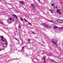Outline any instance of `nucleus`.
<instances>
[{
    "instance_id": "nucleus-19",
    "label": "nucleus",
    "mask_w": 63,
    "mask_h": 63,
    "mask_svg": "<svg viewBox=\"0 0 63 63\" xmlns=\"http://www.w3.org/2000/svg\"><path fill=\"white\" fill-rule=\"evenodd\" d=\"M24 20L26 21V22H27V21L26 19H25V18H24Z\"/></svg>"
},
{
    "instance_id": "nucleus-24",
    "label": "nucleus",
    "mask_w": 63,
    "mask_h": 63,
    "mask_svg": "<svg viewBox=\"0 0 63 63\" xmlns=\"http://www.w3.org/2000/svg\"><path fill=\"white\" fill-rule=\"evenodd\" d=\"M51 61H52V62H54V61L53 60H51Z\"/></svg>"
},
{
    "instance_id": "nucleus-41",
    "label": "nucleus",
    "mask_w": 63,
    "mask_h": 63,
    "mask_svg": "<svg viewBox=\"0 0 63 63\" xmlns=\"http://www.w3.org/2000/svg\"><path fill=\"white\" fill-rule=\"evenodd\" d=\"M11 45H10V47H11Z\"/></svg>"
},
{
    "instance_id": "nucleus-25",
    "label": "nucleus",
    "mask_w": 63,
    "mask_h": 63,
    "mask_svg": "<svg viewBox=\"0 0 63 63\" xmlns=\"http://www.w3.org/2000/svg\"><path fill=\"white\" fill-rule=\"evenodd\" d=\"M0 23L3 24V22H0Z\"/></svg>"
},
{
    "instance_id": "nucleus-10",
    "label": "nucleus",
    "mask_w": 63,
    "mask_h": 63,
    "mask_svg": "<svg viewBox=\"0 0 63 63\" xmlns=\"http://www.w3.org/2000/svg\"><path fill=\"white\" fill-rule=\"evenodd\" d=\"M49 21L50 22H52V23H55L53 21L51 20H49Z\"/></svg>"
},
{
    "instance_id": "nucleus-29",
    "label": "nucleus",
    "mask_w": 63,
    "mask_h": 63,
    "mask_svg": "<svg viewBox=\"0 0 63 63\" xmlns=\"http://www.w3.org/2000/svg\"><path fill=\"white\" fill-rule=\"evenodd\" d=\"M54 21H57V22H58V21H55V20H54Z\"/></svg>"
},
{
    "instance_id": "nucleus-42",
    "label": "nucleus",
    "mask_w": 63,
    "mask_h": 63,
    "mask_svg": "<svg viewBox=\"0 0 63 63\" xmlns=\"http://www.w3.org/2000/svg\"><path fill=\"white\" fill-rule=\"evenodd\" d=\"M59 0V1H60L61 0Z\"/></svg>"
},
{
    "instance_id": "nucleus-27",
    "label": "nucleus",
    "mask_w": 63,
    "mask_h": 63,
    "mask_svg": "<svg viewBox=\"0 0 63 63\" xmlns=\"http://www.w3.org/2000/svg\"><path fill=\"white\" fill-rule=\"evenodd\" d=\"M19 28H20V26H19L18 27Z\"/></svg>"
},
{
    "instance_id": "nucleus-3",
    "label": "nucleus",
    "mask_w": 63,
    "mask_h": 63,
    "mask_svg": "<svg viewBox=\"0 0 63 63\" xmlns=\"http://www.w3.org/2000/svg\"><path fill=\"white\" fill-rule=\"evenodd\" d=\"M60 10H61V9H57V12L58 13H59L60 12Z\"/></svg>"
},
{
    "instance_id": "nucleus-5",
    "label": "nucleus",
    "mask_w": 63,
    "mask_h": 63,
    "mask_svg": "<svg viewBox=\"0 0 63 63\" xmlns=\"http://www.w3.org/2000/svg\"><path fill=\"white\" fill-rule=\"evenodd\" d=\"M54 28L55 29H57V28H58V27L56 26H54Z\"/></svg>"
},
{
    "instance_id": "nucleus-38",
    "label": "nucleus",
    "mask_w": 63,
    "mask_h": 63,
    "mask_svg": "<svg viewBox=\"0 0 63 63\" xmlns=\"http://www.w3.org/2000/svg\"><path fill=\"white\" fill-rule=\"evenodd\" d=\"M14 21V20H13V21Z\"/></svg>"
},
{
    "instance_id": "nucleus-8",
    "label": "nucleus",
    "mask_w": 63,
    "mask_h": 63,
    "mask_svg": "<svg viewBox=\"0 0 63 63\" xmlns=\"http://www.w3.org/2000/svg\"><path fill=\"white\" fill-rule=\"evenodd\" d=\"M50 11V12H51V13H52V14H53V12H53V10H49Z\"/></svg>"
},
{
    "instance_id": "nucleus-40",
    "label": "nucleus",
    "mask_w": 63,
    "mask_h": 63,
    "mask_svg": "<svg viewBox=\"0 0 63 63\" xmlns=\"http://www.w3.org/2000/svg\"><path fill=\"white\" fill-rule=\"evenodd\" d=\"M14 60H16V59H14Z\"/></svg>"
},
{
    "instance_id": "nucleus-30",
    "label": "nucleus",
    "mask_w": 63,
    "mask_h": 63,
    "mask_svg": "<svg viewBox=\"0 0 63 63\" xmlns=\"http://www.w3.org/2000/svg\"><path fill=\"white\" fill-rule=\"evenodd\" d=\"M2 42H5V41H4V40H3L2 41Z\"/></svg>"
},
{
    "instance_id": "nucleus-9",
    "label": "nucleus",
    "mask_w": 63,
    "mask_h": 63,
    "mask_svg": "<svg viewBox=\"0 0 63 63\" xmlns=\"http://www.w3.org/2000/svg\"><path fill=\"white\" fill-rule=\"evenodd\" d=\"M44 25L46 27V28H47V24H44Z\"/></svg>"
},
{
    "instance_id": "nucleus-7",
    "label": "nucleus",
    "mask_w": 63,
    "mask_h": 63,
    "mask_svg": "<svg viewBox=\"0 0 63 63\" xmlns=\"http://www.w3.org/2000/svg\"><path fill=\"white\" fill-rule=\"evenodd\" d=\"M13 16L15 17H16V18L17 19H18V18H17V16H16L15 15H13Z\"/></svg>"
},
{
    "instance_id": "nucleus-31",
    "label": "nucleus",
    "mask_w": 63,
    "mask_h": 63,
    "mask_svg": "<svg viewBox=\"0 0 63 63\" xmlns=\"http://www.w3.org/2000/svg\"><path fill=\"white\" fill-rule=\"evenodd\" d=\"M3 36H1V38H3Z\"/></svg>"
},
{
    "instance_id": "nucleus-21",
    "label": "nucleus",
    "mask_w": 63,
    "mask_h": 63,
    "mask_svg": "<svg viewBox=\"0 0 63 63\" xmlns=\"http://www.w3.org/2000/svg\"><path fill=\"white\" fill-rule=\"evenodd\" d=\"M60 29H63V27L60 28Z\"/></svg>"
},
{
    "instance_id": "nucleus-18",
    "label": "nucleus",
    "mask_w": 63,
    "mask_h": 63,
    "mask_svg": "<svg viewBox=\"0 0 63 63\" xmlns=\"http://www.w3.org/2000/svg\"><path fill=\"white\" fill-rule=\"evenodd\" d=\"M28 41L29 43H30V39H28Z\"/></svg>"
},
{
    "instance_id": "nucleus-17",
    "label": "nucleus",
    "mask_w": 63,
    "mask_h": 63,
    "mask_svg": "<svg viewBox=\"0 0 63 63\" xmlns=\"http://www.w3.org/2000/svg\"><path fill=\"white\" fill-rule=\"evenodd\" d=\"M31 32L32 34H35V32Z\"/></svg>"
},
{
    "instance_id": "nucleus-11",
    "label": "nucleus",
    "mask_w": 63,
    "mask_h": 63,
    "mask_svg": "<svg viewBox=\"0 0 63 63\" xmlns=\"http://www.w3.org/2000/svg\"><path fill=\"white\" fill-rule=\"evenodd\" d=\"M47 28H51V26H47Z\"/></svg>"
},
{
    "instance_id": "nucleus-4",
    "label": "nucleus",
    "mask_w": 63,
    "mask_h": 63,
    "mask_svg": "<svg viewBox=\"0 0 63 63\" xmlns=\"http://www.w3.org/2000/svg\"><path fill=\"white\" fill-rule=\"evenodd\" d=\"M43 59L44 60V63H46V60H45V59H46L45 57H43Z\"/></svg>"
},
{
    "instance_id": "nucleus-33",
    "label": "nucleus",
    "mask_w": 63,
    "mask_h": 63,
    "mask_svg": "<svg viewBox=\"0 0 63 63\" xmlns=\"http://www.w3.org/2000/svg\"><path fill=\"white\" fill-rule=\"evenodd\" d=\"M54 63H57L56 62H54Z\"/></svg>"
},
{
    "instance_id": "nucleus-43",
    "label": "nucleus",
    "mask_w": 63,
    "mask_h": 63,
    "mask_svg": "<svg viewBox=\"0 0 63 63\" xmlns=\"http://www.w3.org/2000/svg\"><path fill=\"white\" fill-rule=\"evenodd\" d=\"M1 46L0 45V46Z\"/></svg>"
},
{
    "instance_id": "nucleus-16",
    "label": "nucleus",
    "mask_w": 63,
    "mask_h": 63,
    "mask_svg": "<svg viewBox=\"0 0 63 63\" xmlns=\"http://www.w3.org/2000/svg\"><path fill=\"white\" fill-rule=\"evenodd\" d=\"M20 19L21 20V21H22V22H23V19H22V18H20Z\"/></svg>"
},
{
    "instance_id": "nucleus-6",
    "label": "nucleus",
    "mask_w": 63,
    "mask_h": 63,
    "mask_svg": "<svg viewBox=\"0 0 63 63\" xmlns=\"http://www.w3.org/2000/svg\"><path fill=\"white\" fill-rule=\"evenodd\" d=\"M5 40H6L5 41V42L6 43L5 45H7V46L8 45V42H7V40H6V39H5Z\"/></svg>"
},
{
    "instance_id": "nucleus-36",
    "label": "nucleus",
    "mask_w": 63,
    "mask_h": 63,
    "mask_svg": "<svg viewBox=\"0 0 63 63\" xmlns=\"http://www.w3.org/2000/svg\"><path fill=\"white\" fill-rule=\"evenodd\" d=\"M4 50V49L3 48L2 50Z\"/></svg>"
},
{
    "instance_id": "nucleus-32",
    "label": "nucleus",
    "mask_w": 63,
    "mask_h": 63,
    "mask_svg": "<svg viewBox=\"0 0 63 63\" xmlns=\"http://www.w3.org/2000/svg\"><path fill=\"white\" fill-rule=\"evenodd\" d=\"M57 7H56V9H57Z\"/></svg>"
},
{
    "instance_id": "nucleus-15",
    "label": "nucleus",
    "mask_w": 63,
    "mask_h": 63,
    "mask_svg": "<svg viewBox=\"0 0 63 63\" xmlns=\"http://www.w3.org/2000/svg\"><path fill=\"white\" fill-rule=\"evenodd\" d=\"M13 38H14V39H16V40L19 43V41H18V40L17 39H16V38H15L13 36Z\"/></svg>"
},
{
    "instance_id": "nucleus-34",
    "label": "nucleus",
    "mask_w": 63,
    "mask_h": 63,
    "mask_svg": "<svg viewBox=\"0 0 63 63\" xmlns=\"http://www.w3.org/2000/svg\"><path fill=\"white\" fill-rule=\"evenodd\" d=\"M1 50H2V49H0V51H1Z\"/></svg>"
},
{
    "instance_id": "nucleus-1",
    "label": "nucleus",
    "mask_w": 63,
    "mask_h": 63,
    "mask_svg": "<svg viewBox=\"0 0 63 63\" xmlns=\"http://www.w3.org/2000/svg\"><path fill=\"white\" fill-rule=\"evenodd\" d=\"M51 42L52 43H53V44H54V45H55L56 46H57V42H55V40H54V39H53V40H52Z\"/></svg>"
},
{
    "instance_id": "nucleus-37",
    "label": "nucleus",
    "mask_w": 63,
    "mask_h": 63,
    "mask_svg": "<svg viewBox=\"0 0 63 63\" xmlns=\"http://www.w3.org/2000/svg\"><path fill=\"white\" fill-rule=\"evenodd\" d=\"M3 39V38H1V40H2Z\"/></svg>"
},
{
    "instance_id": "nucleus-23",
    "label": "nucleus",
    "mask_w": 63,
    "mask_h": 63,
    "mask_svg": "<svg viewBox=\"0 0 63 63\" xmlns=\"http://www.w3.org/2000/svg\"><path fill=\"white\" fill-rule=\"evenodd\" d=\"M10 19L11 20L12 19V18H10Z\"/></svg>"
},
{
    "instance_id": "nucleus-2",
    "label": "nucleus",
    "mask_w": 63,
    "mask_h": 63,
    "mask_svg": "<svg viewBox=\"0 0 63 63\" xmlns=\"http://www.w3.org/2000/svg\"><path fill=\"white\" fill-rule=\"evenodd\" d=\"M19 3H20V4H21L23 5H24V3H25V2H24V1H20L19 2Z\"/></svg>"
},
{
    "instance_id": "nucleus-28",
    "label": "nucleus",
    "mask_w": 63,
    "mask_h": 63,
    "mask_svg": "<svg viewBox=\"0 0 63 63\" xmlns=\"http://www.w3.org/2000/svg\"><path fill=\"white\" fill-rule=\"evenodd\" d=\"M35 59H36V60H37L38 61V60L37 58H35Z\"/></svg>"
},
{
    "instance_id": "nucleus-35",
    "label": "nucleus",
    "mask_w": 63,
    "mask_h": 63,
    "mask_svg": "<svg viewBox=\"0 0 63 63\" xmlns=\"http://www.w3.org/2000/svg\"><path fill=\"white\" fill-rule=\"evenodd\" d=\"M38 1L39 2H40V0H38Z\"/></svg>"
},
{
    "instance_id": "nucleus-12",
    "label": "nucleus",
    "mask_w": 63,
    "mask_h": 63,
    "mask_svg": "<svg viewBox=\"0 0 63 63\" xmlns=\"http://www.w3.org/2000/svg\"><path fill=\"white\" fill-rule=\"evenodd\" d=\"M28 24H29V25H31V26H32V24H31V23L29 22H28Z\"/></svg>"
},
{
    "instance_id": "nucleus-13",
    "label": "nucleus",
    "mask_w": 63,
    "mask_h": 63,
    "mask_svg": "<svg viewBox=\"0 0 63 63\" xmlns=\"http://www.w3.org/2000/svg\"><path fill=\"white\" fill-rule=\"evenodd\" d=\"M26 46H24L23 47H22V50H23V48L24 47H26Z\"/></svg>"
},
{
    "instance_id": "nucleus-14",
    "label": "nucleus",
    "mask_w": 63,
    "mask_h": 63,
    "mask_svg": "<svg viewBox=\"0 0 63 63\" xmlns=\"http://www.w3.org/2000/svg\"><path fill=\"white\" fill-rule=\"evenodd\" d=\"M31 6H32V7H34V8L35 7V6L33 4H31Z\"/></svg>"
},
{
    "instance_id": "nucleus-22",
    "label": "nucleus",
    "mask_w": 63,
    "mask_h": 63,
    "mask_svg": "<svg viewBox=\"0 0 63 63\" xmlns=\"http://www.w3.org/2000/svg\"><path fill=\"white\" fill-rule=\"evenodd\" d=\"M51 6H54V4H51Z\"/></svg>"
},
{
    "instance_id": "nucleus-26",
    "label": "nucleus",
    "mask_w": 63,
    "mask_h": 63,
    "mask_svg": "<svg viewBox=\"0 0 63 63\" xmlns=\"http://www.w3.org/2000/svg\"><path fill=\"white\" fill-rule=\"evenodd\" d=\"M59 20H60L61 21H63V20H61L60 19H59Z\"/></svg>"
},
{
    "instance_id": "nucleus-20",
    "label": "nucleus",
    "mask_w": 63,
    "mask_h": 63,
    "mask_svg": "<svg viewBox=\"0 0 63 63\" xmlns=\"http://www.w3.org/2000/svg\"><path fill=\"white\" fill-rule=\"evenodd\" d=\"M59 14V15H61V14H62V13H61V12H59V13H58Z\"/></svg>"
},
{
    "instance_id": "nucleus-39",
    "label": "nucleus",
    "mask_w": 63,
    "mask_h": 63,
    "mask_svg": "<svg viewBox=\"0 0 63 63\" xmlns=\"http://www.w3.org/2000/svg\"><path fill=\"white\" fill-rule=\"evenodd\" d=\"M59 19H58V20H59Z\"/></svg>"
}]
</instances>
